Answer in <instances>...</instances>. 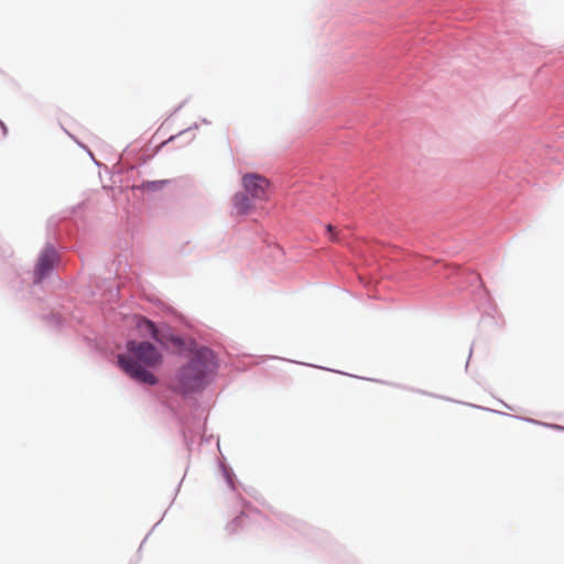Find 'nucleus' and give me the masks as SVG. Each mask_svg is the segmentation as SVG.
Instances as JSON below:
<instances>
[{"label":"nucleus","instance_id":"obj_1","mask_svg":"<svg viewBox=\"0 0 564 564\" xmlns=\"http://www.w3.org/2000/svg\"><path fill=\"white\" fill-rule=\"evenodd\" d=\"M216 369V358L214 352L202 347L196 349L189 360L175 372L169 386L170 389L178 393H188L203 389L209 376Z\"/></svg>","mask_w":564,"mask_h":564},{"label":"nucleus","instance_id":"obj_2","mask_svg":"<svg viewBox=\"0 0 564 564\" xmlns=\"http://www.w3.org/2000/svg\"><path fill=\"white\" fill-rule=\"evenodd\" d=\"M127 350L130 356H118V362L124 372L138 382L155 384L158 379L149 370V368H154L162 361V355L155 346L148 341L130 340L127 344Z\"/></svg>","mask_w":564,"mask_h":564},{"label":"nucleus","instance_id":"obj_3","mask_svg":"<svg viewBox=\"0 0 564 564\" xmlns=\"http://www.w3.org/2000/svg\"><path fill=\"white\" fill-rule=\"evenodd\" d=\"M245 192L253 200H267L269 198L270 182L259 174H246L242 177Z\"/></svg>","mask_w":564,"mask_h":564},{"label":"nucleus","instance_id":"obj_4","mask_svg":"<svg viewBox=\"0 0 564 564\" xmlns=\"http://www.w3.org/2000/svg\"><path fill=\"white\" fill-rule=\"evenodd\" d=\"M56 259L57 254L53 248L44 249L35 268L36 282H41L42 279L54 268Z\"/></svg>","mask_w":564,"mask_h":564},{"label":"nucleus","instance_id":"obj_5","mask_svg":"<svg viewBox=\"0 0 564 564\" xmlns=\"http://www.w3.org/2000/svg\"><path fill=\"white\" fill-rule=\"evenodd\" d=\"M234 207L239 215H246L250 213L254 207V202L246 192L237 193L234 196Z\"/></svg>","mask_w":564,"mask_h":564},{"label":"nucleus","instance_id":"obj_6","mask_svg":"<svg viewBox=\"0 0 564 564\" xmlns=\"http://www.w3.org/2000/svg\"><path fill=\"white\" fill-rule=\"evenodd\" d=\"M138 328L142 333H149L154 339L159 340V338H158V329H156L155 325L151 321L145 319V318L139 319Z\"/></svg>","mask_w":564,"mask_h":564},{"label":"nucleus","instance_id":"obj_7","mask_svg":"<svg viewBox=\"0 0 564 564\" xmlns=\"http://www.w3.org/2000/svg\"><path fill=\"white\" fill-rule=\"evenodd\" d=\"M167 180L152 181L144 184V187L148 189H161L165 184H167Z\"/></svg>","mask_w":564,"mask_h":564},{"label":"nucleus","instance_id":"obj_8","mask_svg":"<svg viewBox=\"0 0 564 564\" xmlns=\"http://www.w3.org/2000/svg\"><path fill=\"white\" fill-rule=\"evenodd\" d=\"M326 229L329 232V239L332 241H335V242L339 241V238H338V236H337V234L335 231V228L332 225H327Z\"/></svg>","mask_w":564,"mask_h":564}]
</instances>
